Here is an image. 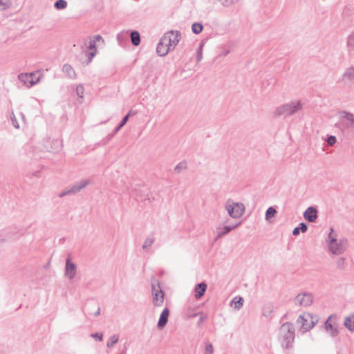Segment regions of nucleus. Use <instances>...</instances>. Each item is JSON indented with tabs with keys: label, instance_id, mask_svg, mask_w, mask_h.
Here are the masks:
<instances>
[{
	"label": "nucleus",
	"instance_id": "1",
	"mask_svg": "<svg viewBox=\"0 0 354 354\" xmlns=\"http://www.w3.org/2000/svg\"><path fill=\"white\" fill-rule=\"evenodd\" d=\"M295 337V326L290 322L283 324L277 330V340L283 349L286 350L292 347Z\"/></svg>",
	"mask_w": 354,
	"mask_h": 354
},
{
	"label": "nucleus",
	"instance_id": "2",
	"mask_svg": "<svg viewBox=\"0 0 354 354\" xmlns=\"http://www.w3.org/2000/svg\"><path fill=\"white\" fill-rule=\"evenodd\" d=\"M303 109V103L298 100L283 103L275 107L272 115L274 118H288Z\"/></svg>",
	"mask_w": 354,
	"mask_h": 354
},
{
	"label": "nucleus",
	"instance_id": "3",
	"mask_svg": "<svg viewBox=\"0 0 354 354\" xmlns=\"http://www.w3.org/2000/svg\"><path fill=\"white\" fill-rule=\"evenodd\" d=\"M344 242V239H338L337 233L333 228H330L326 239V244L329 253L336 256L343 254L345 250Z\"/></svg>",
	"mask_w": 354,
	"mask_h": 354
},
{
	"label": "nucleus",
	"instance_id": "4",
	"mask_svg": "<svg viewBox=\"0 0 354 354\" xmlns=\"http://www.w3.org/2000/svg\"><path fill=\"white\" fill-rule=\"evenodd\" d=\"M319 317L309 313H304L297 319L299 330L302 333L310 330L319 322Z\"/></svg>",
	"mask_w": 354,
	"mask_h": 354
},
{
	"label": "nucleus",
	"instance_id": "5",
	"mask_svg": "<svg viewBox=\"0 0 354 354\" xmlns=\"http://www.w3.org/2000/svg\"><path fill=\"white\" fill-rule=\"evenodd\" d=\"M225 209L231 218L238 219L243 215L245 207L243 203L241 202L228 199L225 203Z\"/></svg>",
	"mask_w": 354,
	"mask_h": 354
},
{
	"label": "nucleus",
	"instance_id": "6",
	"mask_svg": "<svg viewBox=\"0 0 354 354\" xmlns=\"http://www.w3.org/2000/svg\"><path fill=\"white\" fill-rule=\"evenodd\" d=\"M152 303L156 307H160L163 305L165 292L160 286L159 281L153 279L151 282Z\"/></svg>",
	"mask_w": 354,
	"mask_h": 354
},
{
	"label": "nucleus",
	"instance_id": "7",
	"mask_svg": "<svg viewBox=\"0 0 354 354\" xmlns=\"http://www.w3.org/2000/svg\"><path fill=\"white\" fill-rule=\"evenodd\" d=\"M19 81L26 88H30L32 86L40 82L41 76L38 72L20 73L18 75Z\"/></svg>",
	"mask_w": 354,
	"mask_h": 354
},
{
	"label": "nucleus",
	"instance_id": "8",
	"mask_svg": "<svg viewBox=\"0 0 354 354\" xmlns=\"http://www.w3.org/2000/svg\"><path fill=\"white\" fill-rule=\"evenodd\" d=\"M339 82L346 88L354 86V66L346 67L339 77Z\"/></svg>",
	"mask_w": 354,
	"mask_h": 354
},
{
	"label": "nucleus",
	"instance_id": "9",
	"mask_svg": "<svg viewBox=\"0 0 354 354\" xmlns=\"http://www.w3.org/2000/svg\"><path fill=\"white\" fill-rule=\"evenodd\" d=\"M181 38V34L178 30H170L164 34L161 37L163 41L170 48L174 50Z\"/></svg>",
	"mask_w": 354,
	"mask_h": 354
},
{
	"label": "nucleus",
	"instance_id": "10",
	"mask_svg": "<svg viewBox=\"0 0 354 354\" xmlns=\"http://www.w3.org/2000/svg\"><path fill=\"white\" fill-rule=\"evenodd\" d=\"M338 116L340 122L345 127L354 131V114L353 113L342 110L339 111Z\"/></svg>",
	"mask_w": 354,
	"mask_h": 354
},
{
	"label": "nucleus",
	"instance_id": "11",
	"mask_svg": "<svg viewBox=\"0 0 354 354\" xmlns=\"http://www.w3.org/2000/svg\"><path fill=\"white\" fill-rule=\"evenodd\" d=\"M241 225V222L236 223H232L230 225H223L220 223L216 228L215 234L216 239H220L234 229L237 228Z\"/></svg>",
	"mask_w": 354,
	"mask_h": 354
},
{
	"label": "nucleus",
	"instance_id": "12",
	"mask_svg": "<svg viewBox=\"0 0 354 354\" xmlns=\"http://www.w3.org/2000/svg\"><path fill=\"white\" fill-rule=\"evenodd\" d=\"M313 302V296L310 293H301L296 296L295 299V304L303 307L310 306Z\"/></svg>",
	"mask_w": 354,
	"mask_h": 354
},
{
	"label": "nucleus",
	"instance_id": "13",
	"mask_svg": "<svg viewBox=\"0 0 354 354\" xmlns=\"http://www.w3.org/2000/svg\"><path fill=\"white\" fill-rule=\"evenodd\" d=\"M90 183V180L88 179H83L79 182H77L73 186H71L66 192L67 194H75L80 192L82 189H84L86 186H87Z\"/></svg>",
	"mask_w": 354,
	"mask_h": 354
},
{
	"label": "nucleus",
	"instance_id": "14",
	"mask_svg": "<svg viewBox=\"0 0 354 354\" xmlns=\"http://www.w3.org/2000/svg\"><path fill=\"white\" fill-rule=\"evenodd\" d=\"M76 266L67 259L65 266V275L69 279H73L76 275Z\"/></svg>",
	"mask_w": 354,
	"mask_h": 354
},
{
	"label": "nucleus",
	"instance_id": "15",
	"mask_svg": "<svg viewBox=\"0 0 354 354\" xmlns=\"http://www.w3.org/2000/svg\"><path fill=\"white\" fill-rule=\"evenodd\" d=\"M303 215L306 221L313 223L317 218V209L314 207H309L304 211Z\"/></svg>",
	"mask_w": 354,
	"mask_h": 354
},
{
	"label": "nucleus",
	"instance_id": "16",
	"mask_svg": "<svg viewBox=\"0 0 354 354\" xmlns=\"http://www.w3.org/2000/svg\"><path fill=\"white\" fill-rule=\"evenodd\" d=\"M169 51H171L170 48L163 41L162 39H160L156 48V52L158 55L160 57H164L167 55Z\"/></svg>",
	"mask_w": 354,
	"mask_h": 354
},
{
	"label": "nucleus",
	"instance_id": "17",
	"mask_svg": "<svg viewBox=\"0 0 354 354\" xmlns=\"http://www.w3.org/2000/svg\"><path fill=\"white\" fill-rule=\"evenodd\" d=\"M331 318L332 316H329L326 321L325 322V328L327 333L331 336V337H335L338 334V330L337 327L334 326L332 324L331 322Z\"/></svg>",
	"mask_w": 354,
	"mask_h": 354
},
{
	"label": "nucleus",
	"instance_id": "18",
	"mask_svg": "<svg viewBox=\"0 0 354 354\" xmlns=\"http://www.w3.org/2000/svg\"><path fill=\"white\" fill-rule=\"evenodd\" d=\"M86 56L88 57V62L89 63L97 53L95 41H91L90 39L88 46L86 48Z\"/></svg>",
	"mask_w": 354,
	"mask_h": 354
},
{
	"label": "nucleus",
	"instance_id": "19",
	"mask_svg": "<svg viewBox=\"0 0 354 354\" xmlns=\"http://www.w3.org/2000/svg\"><path fill=\"white\" fill-rule=\"evenodd\" d=\"M169 315V310L168 308H165L162 311L158 322V327L160 328H163L168 322V318Z\"/></svg>",
	"mask_w": 354,
	"mask_h": 354
},
{
	"label": "nucleus",
	"instance_id": "20",
	"mask_svg": "<svg viewBox=\"0 0 354 354\" xmlns=\"http://www.w3.org/2000/svg\"><path fill=\"white\" fill-rule=\"evenodd\" d=\"M207 290V284L205 283H198L194 288L196 299H200L203 297Z\"/></svg>",
	"mask_w": 354,
	"mask_h": 354
},
{
	"label": "nucleus",
	"instance_id": "21",
	"mask_svg": "<svg viewBox=\"0 0 354 354\" xmlns=\"http://www.w3.org/2000/svg\"><path fill=\"white\" fill-rule=\"evenodd\" d=\"M243 306V299L240 296H236L230 301V306L235 310H239Z\"/></svg>",
	"mask_w": 354,
	"mask_h": 354
},
{
	"label": "nucleus",
	"instance_id": "22",
	"mask_svg": "<svg viewBox=\"0 0 354 354\" xmlns=\"http://www.w3.org/2000/svg\"><path fill=\"white\" fill-rule=\"evenodd\" d=\"M344 324L349 331L354 332V313L344 318Z\"/></svg>",
	"mask_w": 354,
	"mask_h": 354
},
{
	"label": "nucleus",
	"instance_id": "23",
	"mask_svg": "<svg viewBox=\"0 0 354 354\" xmlns=\"http://www.w3.org/2000/svg\"><path fill=\"white\" fill-rule=\"evenodd\" d=\"M62 71L67 75L70 79H75L76 77L75 72L73 68L68 64H66L63 66Z\"/></svg>",
	"mask_w": 354,
	"mask_h": 354
},
{
	"label": "nucleus",
	"instance_id": "24",
	"mask_svg": "<svg viewBox=\"0 0 354 354\" xmlns=\"http://www.w3.org/2000/svg\"><path fill=\"white\" fill-rule=\"evenodd\" d=\"M217 1L224 8H230L234 7L239 3V0H217Z\"/></svg>",
	"mask_w": 354,
	"mask_h": 354
},
{
	"label": "nucleus",
	"instance_id": "25",
	"mask_svg": "<svg viewBox=\"0 0 354 354\" xmlns=\"http://www.w3.org/2000/svg\"><path fill=\"white\" fill-rule=\"evenodd\" d=\"M346 46L349 53H354V32L348 35Z\"/></svg>",
	"mask_w": 354,
	"mask_h": 354
},
{
	"label": "nucleus",
	"instance_id": "26",
	"mask_svg": "<svg viewBox=\"0 0 354 354\" xmlns=\"http://www.w3.org/2000/svg\"><path fill=\"white\" fill-rule=\"evenodd\" d=\"M131 42L134 46H138L140 44V36L138 31H133L130 35Z\"/></svg>",
	"mask_w": 354,
	"mask_h": 354
},
{
	"label": "nucleus",
	"instance_id": "27",
	"mask_svg": "<svg viewBox=\"0 0 354 354\" xmlns=\"http://www.w3.org/2000/svg\"><path fill=\"white\" fill-rule=\"evenodd\" d=\"M155 239L153 236H149L147 237L142 246V249L145 250H148L151 248V247L153 245L154 243Z\"/></svg>",
	"mask_w": 354,
	"mask_h": 354
},
{
	"label": "nucleus",
	"instance_id": "28",
	"mask_svg": "<svg viewBox=\"0 0 354 354\" xmlns=\"http://www.w3.org/2000/svg\"><path fill=\"white\" fill-rule=\"evenodd\" d=\"M308 227L304 223H301L299 227H295L292 231V234L295 236H297L299 234V232L304 233L307 231Z\"/></svg>",
	"mask_w": 354,
	"mask_h": 354
},
{
	"label": "nucleus",
	"instance_id": "29",
	"mask_svg": "<svg viewBox=\"0 0 354 354\" xmlns=\"http://www.w3.org/2000/svg\"><path fill=\"white\" fill-rule=\"evenodd\" d=\"M119 340V335H113L111 337H110L109 339L108 340L106 343V346L109 348H112Z\"/></svg>",
	"mask_w": 354,
	"mask_h": 354
},
{
	"label": "nucleus",
	"instance_id": "30",
	"mask_svg": "<svg viewBox=\"0 0 354 354\" xmlns=\"http://www.w3.org/2000/svg\"><path fill=\"white\" fill-rule=\"evenodd\" d=\"M68 3L65 0H57L54 6L57 10H64L67 7Z\"/></svg>",
	"mask_w": 354,
	"mask_h": 354
},
{
	"label": "nucleus",
	"instance_id": "31",
	"mask_svg": "<svg viewBox=\"0 0 354 354\" xmlns=\"http://www.w3.org/2000/svg\"><path fill=\"white\" fill-rule=\"evenodd\" d=\"M203 25L200 23H194L192 26V31L194 33V34H199L201 32L202 30H203Z\"/></svg>",
	"mask_w": 354,
	"mask_h": 354
},
{
	"label": "nucleus",
	"instance_id": "32",
	"mask_svg": "<svg viewBox=\"0 0 354 354\" xmlns=\"http://www.w3.org/2000/svg\"><path fill=\"white\" fill-rule=\"evenodd\" d=\"M128 33L127 32H122L118 34L117 40L118 43L122 45L123 41L127 38Z\"/></svg>",
	"mask_w": 354,
	"mask_h": 354
},
{
	"label": "nucleus",
	"instance_id": "33",
	"mask_svg": "<svg viewBox=\"0 0 354 354\" xmlns=\"http://www.w3.org/2000/svg\"><path fill=\"white\" fill-rule=\"evenodd\" d=\"M276 213L277 211L274 207H268L266 212V219L268 220L271 216H274Z\"/></svg>",
	"mask_w": 354,
	"mask_h": 354
},
{
	"label": "nucleus",
	"instance_id": "34",
	"mask_svg": "<svg viewBox=\"0 0 354 354\" xmlns=\"http://www.w3.org/2000/svg\"><path fill=\"white\" fill-rule=\"evenodd\" d=\"M52 142L53 144V147H47V150L49 151H55L57 149H59L60 147V142L58 140H52Z\"/></svg>",
	"mask_w": 354,
	"mask_h": 354
},
{
	"label": "nucleus",
	"instance_id": "35",
	"mask_svg": "<svg viewBox=\"0 0 354 354\" xmlns=\"http://www.w3.org/2000/svg\"><path fill=\"white\" fill-rule=\"evenodd\" d=\"M10 0H0V7L2 10H6L11 6Z\"/></svg>",
	"mask_w": 354,
	"mask_h": 354
},
{
	"label": "nucleus",
	"instance_id": "36",
	"mask_svg": "<svg viewBox=\"0 0 354 354\" xmlns=\"http://www.w3.org/2000/svg\"><path fill=\"white\" fill-rule=\"evenodd\" d=\"M76 93L79 97L83 99L84 88L82 84H78L76 87Z\"/></svg>",
	"mask_w": 354,
	"mask_h": 354
},
{
	"label": "nucleus",
	"instance_id": "37",
	"mask_svg": "<svg viewBox=\"0 0 354 354\" xmlns=\"http://www.w3.org/2000/svg\"><path fill=\"white\" fill-rule=\"evenodd\" d=\"M187 168V163L185 162H180L175 167V171L178 173Z\"/></svg>",
	"mask_w": 354,
	"mask_h": 354
},
{
	"label": "nucleus",
	"instance_id": "38",
	"mask_svg": "<svg viewBox=\"0 0 354 354\" xmlns=\"http://www.w3.org/2000/svg\"><path fill=\"white\" fill-rule=\"evenodd\" d=\"M203 44H201L198 50H197V55H196V61L199 62L203 59Z\"/></svg>",
	"mask_w": 354,
	"mask_h": 354
},
{
	"label": "nucleus",
	"instance_id": "39",
	"mask_svg": "<svg viewBox=\"0 0 354 354\" xmlns=\"http://www.w3.org/2000/svg\"><path fill=\"white\" fill-rule=\"evenodd\" d=\"M129 113L127 114V115H125L122 118L120 124L116 127L115 132H118L127 122V121L129 120Z\"/></svg>",
	"mask_w": 354,
	"mask_h": 354
},
{
	"label": "nucleus",
	"instance_id": "40",
	"mask_svg": "<svg viewBox=\"0 0 354 354\" xmlns=\"http://www.w3.org/2000/svg\"><path fill=\"white\" fill-rule=\"evenodd\" d=\"M214 347L211 343H207L205 348V354H213Z\"/></svg>",
	"mask_w": 354,
	"mask_h": 354
},
{
	"label": "nucleus",
	"instance_id": "41",
	"mask_svg": "<svg viewBox=\"0 0 354 354\" xmlns=\"http://www.w3.org/2000/svg\"><path fill=\"white\" fill-rule=\"evenodd\" d=\"M326 142L329 146H333L337 142V138L334 136H330L327 138Z\"/></svg>",
	"mask_w": 354,
	"mask_h": 354
},
{
	"label": "nucleus",
	"instance_id": "42",
	"mask_svg": "<svg viewBox=\"0 0 354 354\" xmlns=\"http://www.w3.org/2000/svg\"><path fill=\"white\" fill-rule=\"evenodd\" d=\"M10 120L12 121V124H13V126L16 128V129H19V124L17 120V118L15 115V114L13 113H12L11 115H10Z\"/></svg>",
	"mask_w": 354,
	"mask_h": 354
},
{
	"label": "nucleus",
	"instance_id": "43",
	"mask_svg": "<svg viewBox=\"0 0 354 354\" xmlns=\"http://www.w3.org/2000/svg\"><path fill=\"white\" fill-rule=\"evenodd\" d=\"M91 336L93 338H95V339H97L98 341H102V337H103V335L102 333H92L91 335Z\"/></svg>",
	"mask_w": 354,
	"mask_h": 354
},
{
	"label": "nucleus",
	"instance_id": "44",
	"mask_svg": "<svg viewBox=\"0 0 354 354\" xmlns=\"http://www.w3.org/2000/svg\"><path fill=\"white\" fill-rule=\"evenodd\" d=\"M191 310L189 309L186 311V315L188 318H192L197 315V313L190 312Z\"/></svg>",
	"mask_w": 354,
	"mask_h": 354
},
{
	"label": "nucleus",
	"instance_id": "45",
	"mask_svg": "<svg viewBox=\"0 0 354 354\" xmlns=\"http://www.w3.org/2000/svg\"><path fill=\"white\" fill-rule=\"evenodd\" d=\"M91 41H95V44H97V41H103L102 39V37L97 35H95L93 39H91Z\"/></svg>",
	"mask_w": 354,
	"mask_h": 354
},
{
	"label": "nucleus",
	"instance_id": "46",
	"mask_svg": "<svg viewBox=\"0 0 354 354\" xmlns=\"http://www.w3.org/2000/svg\"><path fill=\"white\" fill-rule=\"evenodd\" d=\"M221 223L223 224V225H230V224H232L233 223L231 222V220H230V218H226L225 219V221H222Z\"/></svg>",
	"mask_w": 354,
	"mask_h": 354
},
{
	"label": "nucleus",
	"instance_id": "47",
	"mask_svg": "<svg viewBox=\"0 0 354 354\" xmlns=\"http://www.w3.org/2000/svg\"><path fill=\"white\" fill-rule=\"evenodd\" d=\"M199 315H201L200 317V319H199V321L198 322V324L199 325L200 323L205 318L204 316H203V313H199Z\"/></svg>",
	"mask_w": 354,
	"mask_h": 354
},
{
	"label": "nucleus",
	"instance_id": "48",
	"mask_svg": "<svg viewBox=\"0 0 354 354\" xmlns=\"http://www.w3.org/2000/svg\"><path fill=\"white\" fill-rule=\"evenodd\" d=\"M207 1L210 3H214L217 0H207Z\"/></svg>",
	"mask_w": 354,
	"mask_h": 354
},
{
	"label": "nucleus",
	"instance_id": "49",
	"mask_svg": "<svg viewBox=\"0 0 354 354\" xmlns=\"http://www.w3.org/2000/svg\"><path fill=\"white\" fill-rule=\"evenodd\" d=\"M230 53V50H225L224 52H223V55H227V54H229Z\"/></svg>",
	"mask_w": 354,
	"mask_h": 354
},
{
	"label": "nucleus",
	"instance_id": "50",
	"mask_svg": "<svg viewBox=\"0 0 354 354\" xmlns=\"http://www.w3.org/2000/svg\"><path fill=\"white\" fill-rule=\"evenodd\" d=\"M23 118H24V115L23 113H21Z\"/></svg>",
	"mask_w": 354,
	"mask_h": 354
}]
</instances>
